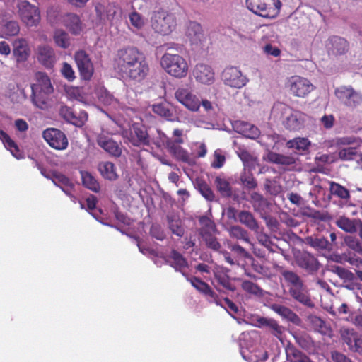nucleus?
<instances>
[{
  "label": "nucleus",
  "mask_w": 362,
  "mask_h": 362,
  "mask_svg": "<svg viewBox=\"0 0 362 362\" xmlns=\"http://www.w3.org/2000/svg\"><path fill=\"white\" fill-rule=\"evenodd\" d=\"M115 63V69L123 78L138 82L144 79L150 70L145 54L134 46L119 49Z\"/></svg>",
  "instance_id": "1"
},
{
  "label": "nucleus",
  "mask_w": 362,
  "mask_h": 362,
  "mask_svg": "<svg viewBox=\"0 0 362 362\" xmlns=\"http://www.w3.org/2000/svg\"><path fill=\"white\" fill-rule=\"evenodd\" d=\"M36 82L31 86L32 101L37 107L46 109L49 107L54 88L49 76L43 72L35 74Z\"/></svg>",
  "instance_id": "2"
},
{
  "label": "nucleus",
  "mask_w": 362,
  "mask_h": 362,
  "mask_svg": "<svg viewBox=\"0 0 362 362\" xmlns=\"http://www.w3.org/2000/svg\"><path fill=\"white\" fill-rule=\"evenodd\" d=\"M167 51L160 58V64L162 69L170 76L176 78H183L187 76L189 65L187 59L173 53L172 48L167 47Z\"/></svg>",
  "instance_id": "3"
},
{
  "label": "nucleus",
  "mask_w": 362,
  "mask_h": 362,
  "mask_svg": "<svg viewBox=\"0 0 362 362\" xmlns=\"http://www.w3.org/2000/svg\"><path fill=\"white\" fill-rule=\"evenodd\" d=\"M246 6L259 16L273 18L279 13L281 4L279 0H246Z\"/></svg>",
  "instance_id": "4"
},
{
  "label": "nucleus",
  "mask_w": 362,
  "mask_h": 362,
  "mask_svg": "<svg viewBox=\"0 0 362 362\" xmlns=\"http://www.w3.org/2000/svg\"><path fill=\"white\" fill-rule=\"evenodd\" d=\"M176 26L175 16L164 11H158L151 18V27L155 32L165 35L172 33Z\"/></svg>",
  "instance_id": "5"
},
{
  "label": "nucleus",
  "mask_w": 362,
  "mask_h": 362,
  "mask_svg": "<svg viewBox=\"0 0 362 362\" xmlns=\"http://www.w3.org/2000/svg\"><path fill=\"white\" fill-rule=\"evenodd\" d=\"M18 15L27 27H36L40 21L39 9L26 0L18 1Z\"/></svg>",
  "instance_id": "6"
},
{
  "label": "nucleus",
  "mask_w": 362,
  "mask_h": 362,
  "mask_svg": "<svg viewBox=\"0 0 362 362\" xmlns=\"http://www.w3.org/2000/svg\"><path fill=\"white\" fill-rule=\"evenodd\" d=\"M286 87L293 95L299 98H305L315 89L314 85L308 79L299 76L288 78Z\"/></svg>",
  "instance_id": "7"
},
{
  "label": "nucleus",
  "mask_w": 362,
  "mask_h": 362,
  "mask_svg": "<svg viewBox=\"0 0 362 362\" xmlns=\"http://www.w3.org/2000/svg\"><path fill=\"white\" fill-rule=\"evenodd\" d=\"M334 94L348 107L355 108L362 103V95L350 86H342L336 88Z\"/></svg>",
  "instance_id": "8"
},
{
  "label": "nucleus",
  "mask_w": 362,
  "mask_h": 362,
  "mask_svg": "<svg viewBox=\"0 0 362 362\" xmlns=\"http://www.w3.org/2000/svg\"><path fill=\"white\" fill-rule=\"evenodd\" d=\"M175 97L179 103L191 112H197L200 108L199 98L187 87H179L175 92Z\"/></svg>",
  "instance_id": "9"
},
{
  "label": "nucleus",
  "mask_w": 362,
  "mask_h": 362,
  "mask_svg": "<svg viewBox=\"0 0 362 362\" xmlns=\"http://www.w3.org/2000/svg\"><path fill=\"white\" fill-rule=\"evenodd\" d=\"M222 78L224 83L232 88H241L245 86L248 79L237 67L230 66L224 69Z\"/></svg>",
  "instance_id": "10"
},
{
  "label": "nucleus",
  "mask_w": 362,
  "mask_h": 362,
  "mask_svg": "<svg viewBox=\"0 0 362 362\" xmlns=\"http://www.w3.org/2000/svg\"><path fill=\"white\" fill-rule=\"evenodd\" d=\"M43 138L47 143L57 150H64L68 146V139L64 132L55 128H49L43 132Z\"/></svg>",
  "instance_id": "11"
},
{
  "label": "nucleus",
  "mask_w": 362,
  "mask_h": 362,
  "mask_svg": "<svg viewBox=\"0 0 362 362\" xmlns=\"http://www.w3.org/2000/svg\"><path fill=\"white\" fill-rule=\"evenodd\" d=\"M97 16L103 23H110L113 25L119 17V8L112 4L103 5L98 4L95 6Z\"/></svg>",
  "instance_id": "12"
},
{
  "label": "nucleus",
  "mask_w": 362,
  "mask_h": 362,
  "mask_svg": "<svg viewBox=\"0 0 362 362\" xmlns=\"http://www.w3.org/2000/svg\"><path fill=\"white\" fill-rule=\"evenodd\" d=\"M75 61L81 77L89 80L93 74L94 68L89 56L83 50L76 52Z\"/></svg>",
  "instance_id": "13"
},
{
  "label": "nucleus",
  "mask_w": 362,
  "mask_h": 362,
  "mask_svg": "<svg viewBox=\"0 0 362 362\" xmlns=\"http://www.w3.org/2000/svg\"><path fill=\"white\" fill-rule=\"evenodd\" d=\"M286 114L283 123L286 129L298 131L303 127L307 117L305 114L292 109H288Z\"/></svg>",
  "instance_id": "14"
},
{
  "label": "nucleus",
  "mask_w": 362,
  "mask_h": 362,
  "mask_svg": "<svg viewBox=\"0 0 362 362\" xmlns=\"http://www.w3.org/2000/svg\"><path fill=\"white\" fill-rule=\"evenodd\" d=\"M186 279L195 289L204 296L208 302L211 303H219L218 294L213 291L208 284L197 277L187 276Z\"/></svg>",
  "instance_id": "15"
},
{
  "label": "nucleus",
  "mask_w": 362,
  "mask_h": 362,
  "mask_svg": "<svg viewBox=\"0 0 362 362\" xmlns=\"http://www.w3.org/2000/svg\"><path fill=\"white\" fill-rule=\"evenodd\" d=\"M97 143L100 147L113 157H119L122 153L121 145L108 136L98 135Z\"/></svg>",
  "instance_id": "16"
},
{
  "label": "nucleus",
  "mask_w": 362,
  "mask_h": 362,
  "mask_svg": "<svg viewBox=\"0 0 362 362\" xmlns=\"http://www.w3.org/2000/svg\"><path fill=\"white\" fill-rule=\"evenodd\" d=\"M37 61L47 68L53 66L56 62V54L53 48L47 45H39L36 49Z\"/></svg>",
  "instance_id": "17"
},
{
  "label": "nucleus",
  "mask_w": 362,
  "mask_h": 362,
  "mask_svg": "<svg viewBox=\"0 0 362 362\" xmlns=\"http://www.w3.org/2000/svg\"><path fill=\"white\" fill-rule=\"evenodd\" d=\"M326 48L328 52L332 55H341L349 50V42L341 37H330L326 42Z\"/></svg>",
  "instance_id": "18"
},
{
  "label": "nucleus",
  "mask_w": 362,
  "mask_h": 362,
  "mask_svg": "<svg viewBox=\"0 0 362 362\" xmlns=\"http://www.w3.org/2000/svg\"><path fill=\"white\" fill-rule=\"evenodd\" d=\"M296 261L298 267L313 273L319 269L320 263L310 253L303 252L296 257Z\"/></svg>",
  "instance_id": "19"
},
{
  "label": "nucleus",
  "mask_w": 362,
  "mask_h": 362,
  "mask_svg": "<svg viewBox=\"0 0 362 362\" xmlns=\"http://www.w3.org/2000/svg\"><path fill=\"white\" fill-rule=\"evenodd\" d=\"M59 114L68 122L76 126H82L88 119V115L86 112L82 111L76 115L70 107L67 106H61Z\"/></svg>",
  "instance_id": "20"
},
{
  "label": "nucleus",
  "mask_w": 362,
  "mask_h": 362,
  "mask_svg": "<svg viewBox=\"0 0 362 362\" xmlns=\"http://www.w3.org/2000/svg\"><path fill=\"white\" fill-rule=\"evenodd\" d=\"M228 272L229 270L226 268L214 270V281L211 283L217 291H220L219 286L230 291L235 290V286L230 282V276L228 274Z\"/></svg>",
  "instance_id": "21"
},
{
  "label": "nucleus",
  "mask_w": 362,
  "mask_h": 362,
  "mask_svg": "<svg viewBox=\"0 0 362 362\" xmlns=\"http://www.w3.org/2000/svg\"><path fill=\"white\" fill-rule=\"evenodd\" d=\"M183 142L182 138H177L174 140L168 141L166 148L175 159L187 163L189 160V156L187 151L180 146V144Z\"/></svg>",
  "instance_id": "22"
},
{
  "label": "nucleus",
  "mask_w": 362,
  "mask_h": 362,
  "mask_svg": "<svg viewBox=\"0 0 362 362\" xmlns=\"http://www.w3.org/2000/svg\"><path fill=\"white\" fill-rule=\"evenodd\" d=\"M196 80L204 84H211L214 81V73L211 68L204 64H198L193 70Z\"/></svg>",
  "instance_id": "23"
},
{
  "label": "nucleus",
  "mask_w": 362,
  "mask_h": 362,
  "mask_svg": "<svg viewBox=\"0 0 362 362\" xmlns=\"http://www.w3.org/2000/svg\"><path fill=\"white\" fill-rule=\"evenodd\" d=\"M63 25L74 35H78L83 30V24L78 16L66 13L61 17Z\"/></svg>",
  "instance_id": "24"
},
{
  "label": "nucleus",
  "mask_w": 362,
  "mask_h": 362,
  "mask_svg": "<svg viewBox=\"0 0 362 362\" xmlns=\"http://www.w3.org/2000/svg\"><path fill=\"white\" fill-rule=\"evenodd\" d=\"M13 54L17 62H23L27 60L30 54L28 42L23 38H19L13 42Z\"/></svg>",
  "instance_id": "25"
},
{
  "label": "nucleus",
  "mask_w": 362,
  "mask_h": 362,
  "mask_svg": "<svg viewBox=\"0 0 362 362\" xmlns=\"http://www.w3.org/2000/svg\"><path fill=\"white\" fill-rule=\"evenodd\" d=\"M270 308L274 312L279 315L283 319H285L296 325H300V318L290 308L276 303L272 304L270 305Z\"/></svg>",
  "instance_id": "26"
},
{
  "label": "nucleus",
  "mask_w": 362,
  "mask_h": 362,
  "mask_svg": "<svg viewBox=\"0 0 362 362\" xmlns=\"http://www.w3.org/2000/svg\"><path fill=\"white\" fill-rule=\"evenodd\" d=\"M289 293L293 299L301 304L313 308L315 304L310 298L307 288L304 284L295 288H289Z\"/></svg>",
  "instance_id": "27"
},
{
  "label": "nucleus",
  "mask_w": 362,
  "mask_h": 362,
  "mask_svg": "<svg viewBox=\"0 0 362 362\" xmlns=\"http://www.w3.org/2000/svg\"><path fill=\"white\" fill-rule=\"evenodd\" d=\"M185 35L192 44H198L204 38L202 28L197 22L189 21L187 24Z\"/></svg>",
  "instance_id": "28"
},
{
  "label": "nucleus",
  "mask_w": 362,
  "mask_h": 362,
  "mask_svg": "<svg viewBox=\"0 0 362 362\" xmlns=\"http://www.w3.org/2000/svg\"><path fill=\"white\" fill-rule=\"evenodd\" d=\"M362 221L359 219H351L345 216H341L336 220V225L344 231L349 233L357 232Z\"/></svg>",
  "instance_id": "29"
},
{
  "label": "nucleus",
  "mask_w": 362,
  "mask_h": 362,
  "mask_svg": "<svg viewBox=\"0 0 362 362\" xmlns=\"http://www.w3.org/2000/svg\"><path fill=\"white\" fill-rule=\"evenodd\" d=\"M291 335L296 343L303 349L308 351L314 348V341L307 332L297 330L291 332Z\"/></svg>",
  "instance_id": "30"
},
{
  "label": "nucleus",
  "mask_w": 362,
  "mask_h": 362,
  "mask_svg": "<svg viewBox=\"0 0 362 362\" xmlns=\"http://www.w3.org/2000/svg\"><path fill=\"white\" fill-rule=\"evenodd\" d=\"M261 328H266L275 337L282 340V336L284 333V327L279 322L271 317H264Z\"/></svg>",
  "instance_id": "31"
},
{
  "label": "nucleus",
  "mask_w": 362,
  "mask_h": 362,
  "mask_svg": "<svg viewBox=\"0 0 362 362\" xmlns=\"http://www.w3.org/2000/svg\"><path fill=\"white\" fill-rule=\"evenodd\" d=\"M132 139L130 141L134 146L148 144V134L145 128L139 124H134L132 127Z\"/></svg>",
  "instance_id": "32"
},
{
  "label": "nucleus",
  "mask_w": 362,
  "mask_h": 362,
  "mask_svg": "<svg viewBox=\"0 0 362 362\" xmlns=\"http://www.w3.org/2000/svg\"><path fill=\"white\" fill-rule=\"evenodd\" d=\"M305 243L318 251H331L332 250V244L324 237H307Z\"/></svg>",
  "instance_id": "33"
},
{
  "label": "nucleus",
  "mask_w": 362,
  "mask_h": 362,
  "mask_svg": "<svg viewBox=\"0 0 362 362\" xmlns=\"http://www.w3.org/2000/svg\"><path fill=\"white\" fill-rule=\"evenodd\" d=\"M286 352L287 360L290 362H313L308 356L293 345H288Z\"/></svg>",
  "instance_id": "34"
},
{
  "label": "nucleus",
  "mask_w": 362,
  "mask_h": 362,
  "mask_svg": "<svg viewBox=\"0 0 362 362\" xmlns=\"http://www.w3.org/2000/svg\"><path fill=\"white\" fill-rule=\"evenodd\" d=\"M238 219L240 223L244 224L251 230L255 233L259 232V226L253 215L247 211H241L238 214Z\"/></svg>",
  "instance_id": "35"
},
{
  "label": "nucleus",
  "mask_w": 362,
  "mask_h": 362,
  "mask_svg": "<svg viewBox=\"0 0 362 362\" xmlns=\"http://www.w3.org/2000/svg\"><path fill=\"white\" fill-rule=\"evenodd\" d=\"M101 175L107 180H115L117 179L118 175L116 172L115 165L109 161L101 162L98 164V167Z\"/></svg>",
  "instance_id": "36"
},
{
  "label": "nucleus",
  "mask_w": 362,
  "mask_h": 362,
  "mask_svg": "<svg viewBox=\"0 0 362 362\" xmlns=\"http://www.w3.org/2000/svg\"><path fill=\"white\" fill-rule=\"evenodd\" d=\"M170 258L172 259L171 266L187 278L188 276L183 272L184 269L188 267V263L185 258L175 250L171 252Z\"/></svg>",
  "instance_id": "37"
},
{
  "label": "nucleus",
  "mask_w": 362,
  "mask_h": 362,
  "mask_svg": "<svg viewBox=\"0 0 362 362\" xmlns=\"http://www.w3.org/2000/svg\"><path fill=\"white\" fill-rule=\"evenodd\" d=\"M236 129L238 132L250 139H255L260 134L257 127L247 122H241L237 123Z\"/></svg>",
  "instance_id": "38"
},
{
  "label": "nucleus",
  "mask_w": 362,
  "mask_h": 362,
  "mask_svg": "<svg viewBox=\"0 0 362 362\" xmlns=\"http://www.w3.org/2000/svg\"><path fill=\"white\" fill-rule=\"evenodd\" d=\"M286 146L288 148H295L303 153L309 149L310 141L306 138L298 137L287 141Z\"/></svg>",
  "instance_id": "39"
},
{
  "label": "nucleus",
  "mask_w": 362,
  "mask_h": 362,
  "mask_svg": "<svg viewBox=\"0 0 362 362\" xmlns=\"http://www.w3.org/2000/svg\"><path fill=\"white\" fill-rule=\"evenodd\" d=\"M81 175L84 187L94 192H99L100 185L91 173L87 171H81Z\"/></svg>",
  "instance_id": "40"
},
{
  "label": "nucleus",
  "mask_w": 362,
  "mask_h": 362,
  "mask_svg": "<svg viewBox=\"0 0 362 362\" xmlns=\"http://www.w3.org/2000/svg\"><path fill=\"white\" fill-rule=\"evenodd\" d=\"M268 159L272 163L284 165H291L296 163V159L291 156H285L273 152L269 153Z\"/></svg>",
  "instance_id": "41"
},
{
  "label": "nucleus",
  "mask_w": 362,
  "mask_h": 362,
  "mask_svg": "<svg viewBox=\"0 0 362 362\" xmlns=\"http://www.w3.org/2000/svg\"><path fill=\"white\" fill-rule=\"evenodd\" d=\"M289 288H295L303 284L300 276L293 272L284 270L281 272Z\"/></svg>",
  "instance_id": "42"
},
{
  "label": "nucleus",
  "mask_w": 362,
  "mask_h": 362,
  "mask_svg": "<svg viewBox=\"0 0 362 362\" xmlns=\"http://www.w3.org/2000/svg\"><path fill=\"white\" fill-rule=\"evenodd\" d=\"M251 203L255 211L260 214L264 212L268 206L267 199L257 192H253L251 194Z\"/></svg>",
  "instance_id": "43"
},
{
  "label": "nucleus",
  "mask_w": 362,
  "mask_h": 362,
  "mask_svg": "<svg viewBox=\"0 0 362 362\" xmlns=\"http://www.w3.org/2000/svg\"><path fill=\"white\" fill-rule=\"evenodd\" d=\"M308 325L315 331L325 333L326 331V325L325 322L319 317L314 315H308L306 317Z\"/></svg>",
  "instance_id": "44"
},
{
  "label": "nucleus",
  "mask_w": 362,
  "mask_h": 362,
  "mask_svg": "<svg viewBox=\"0 0 362 362\" xmlns=\"http://www.w3.org/2000/svg\"><path fill=\"white\" fill-rule=\"evenodd\" d=\"M0 139L4 144L5 147L11 151L13 156L18 159L21 158V156L18 155L19 150L15 142L6 132L1 130L0 131Z\"/></svg>",
  "instance_id": "45"
},
{
  "label": "nucleus",
  "mask_w": 362,
  "mask_h": 362,
  "mask_svg": "<svg viewBox=\"0 0 362 362\" xmlns=\"http://www.w3.org/2000/svg\"><path fill=\"white\" fill-rule=\"evenodd\" d=\"M53 39L55 44L59 47L66 49L70 45L69 35L63 30H56Z\"/></svg>",
  "instance_id": "46"
},
{
  "label": "nucleus",
  "mask_w": 362,
  "mask_h": 362,
  "mask_svg": "<svg viewBox=\"0 0 362 362\" xmlns=\"http://www.w3.org/2000/svg\"><path fill=\"white\" fill-rule=\"evenodd\" d=\"M215 185L218 191L223 197H230L232 194V190L230 183L223 177H216L215 179Z\"/></svg>",
  "instance_id": "47"
},
{
  "label": "nucleus",
  "mask_w": 362,
  "mask_h": 362,
  "mask_svg": "<svg viewBox=\"0 0 362 362\" xmlns=\"http://www.w3.org/2000/svg\"><path fill=\"white\" fill-rule=\"evenodd\" d=\"M199 223L201 224V235H204L210 233H215L216 232L215 223L210 218L206 216H202L199 218Z\"/></svg>",
  "instance_id": "48"
},
{
  "label": "nucleus",
  "mask_w": 362,
  "mask_h": 362,
  "mask_svg": "<svg viewBox=\"0 0 362 362\" xmlns=\"http://www.w3.org/2000/svg\"><path fill=\"white\" fill-rule=\"evenodd\" d=\"M168 221L171 232L179 237H182L184 235L185 230L180 218L168 216Z\"/></svg>",
  "instance_id": "49"
},
{
  "label": "nucleus",
  "mask_w": 362,
  "mask_h": 362,
  "mask_svg": "<svg viewBox=\"0 0 362 362\" xmlns=\"http://www.w3.org/2000/svg\"><path fill=\"white\" fill-rule=\"evenodd\" d=\"M99 100L105 105L112 106L116 108L118 105V101L113 95L106 90H100L98 93Z\"/></svg>",
  "instance_id": "50"
},
{
  "label": "nucleus",
  "mask_w": 362,
  "mask_h": 362,
  "mask_svg": "<svg viewBox=\"0 0 362 362\" xmlns=\"http://www.w3.org/2000/svg\"><path fill=\"white\" fill-rule=\"evenodd\" d=\"M227 231L229 233V235L231 238L243 240L247 243H250L247 231L240 226H230L227 228Z\"/></svg>",
  "instance_id": "51"
},
{
  "label": "nucleus",
  "mask_w": 362,
  "mask_h": 362,
  "mask_svg": "<svg viewBox=\"0 0 362 362\" xmlns=\"http://www.w3.org/2000/svg\"><path fill=\"white\" fill-rule=\"evenodd\" d=\"M52 180L56 185H59L66 194H69L68 192L64 188V187H69L71 185V182L68 177L60 173L52 172Z\"/></svg>",
  "instance_id": "52"
},
{
  "label": "nucleus",
  "mask_w": 362,
  "mask_h": 362,
  "mask_svg": "<svg viewBox=\"0 0 362 362\" xmlns=\"http://www.w3.org/2000/svg\"><path fill=\"white\" fill-rule=\"evenodd\" d=\"M241 287L245 292L257 296H262L263 295V290L259 287L256 284L248 281L242 280Z\"/></svg>",
  "instance_id": "53"
},
{
  "label": "nucleus",
  "mask_w": 362,
  "mask_h": 362,
  "mask_svg": "<svg viewBox=\"0 0 362 362\" xmlns=\"http://www.w3.org/2000/svg\"><path fill=\"white\" fill-rule=\"evenodd\" d=\"M330 192L333 195L341 199H347L350 197L349 192L346 188L335 182L330 183Z\"/></svg>",
  "instance_id": "54"
},
{
  "label": "nucleus",
  "mask_w": 362,
  "mask_h": 362,
  "mask_svg": "<svg viewBox=\"0 0 362 362\" xmlns=\"http://www.w3.org/2000/svg\"><path fill=\"white\" fill-rule=\"evenodd\" d=\"M154 113L163 117L168 119H171L173 113L168 107V105L165 103H158L152 107Z\"/></svg>",
  "instance_id": "55"
},
{
  "label": "nucleus",
  "mask_w": 362,
  "mask_h": 362,
  "mask_svg": "<svg viewBox=\"0 0 362 362\" xmlns=\"http://www.w3.org/2000/svg\"><path fill=\"white\" fill-rule=\"evenodd\" d=\"M129 18L132 26L137 30L142 29L146 24L145 19L136 11L131 13Z\"/></svg>",
  "instance_id": "56"
},
{
  "label": "nucleus",
  "mask_w": 362,
  "mask_h": 362,
  "mask_svg": "<svg viewBox=\"0 0 362 362\" xmlns=\"http://www.w3.org/2000/svg\"><path fill=\"white\" fill-rule=\"evenodd\" d=\"M341 335L344 342L349 346V348L353 351L355 346V341L358 339L356 334L353 330L344 329L342 331Z\"/></svg>",
  "instance_id": "57"
},
{
  "label": "nucleus",
  "mask_w": 362,
  "mask_h": 362,
  "mask_svg": "<svg viewBox=\"0 0 362 362\" xmlns=\"http://www.w3.org/2000/svg\"><path fill=\"white\" fill-rule=\"evenodd\" d=\"M197 188L201 194L208 201H212L214 199V194L210 187L204 181L197 182Z\"/></svg>",
  "instance_id": "58"
},
{
  "label": "nucleus",
  "mask_w": 362,
  "mask_h": 362,
  "mask_svg": "<svg viewBox=\"0 0 362 362\" xmlns=\"http://www.w3.org/2000/svg\"><path fill=\"white\" fill-rule=\"evenodd\" d=\"M20 30V28L17 21H10L6 22L4 25V33L6 36L16 35Z\"/></svg>",
  "instance_id": "59"
},
{
  "label": "nucleus",
  "mask_w": 362,
  "mask_h": 362,
  "mask_svg": "<svg viewBox=\"0 0 362 362\" xmlns=\"http://www.w3.org/2000/svg\"><path fill=\"white\" fill-rule=\"evenodd\" d=\"M345 243L349 248L362 255V243L356 238L352 236H347L345 238Z\"/></svg>",
  "instance_id": "60"
},
{
  "label": "nucleus",
  "mask_w": 362,
  "mask_h": 362,
  "mask_svg": "<svg viewBox=\"0 0 362 362\" xmlns=\"http://www.w3.org/2000/svg\"><path fill=\"white\" fill-rule=\"evenodd\" d=\"M339 158L343 160H351L356 158L357 152L354 148H344L339 150Z\"/></svg>",
  "instance_id": "61"
},
{
  "label": "nucleus",
  "mask_w": 362,
  "mask_h": 362,
  "mask_svg": "<svg viewBox=\"0 0 362 362\" xmlns=\"http://www.w3.org/2000/svg\"><path fill=\"white\" fill-rule=\"evenodd\" d=\"M218 301H219V303H214L216 304L217 305H220L221 307L225 308L228 312H229L228 310H230V311H232L234 313H238L239 310H238V306L233 302H232L229 298H221L218 296Z\"/></svg>",
  "instance_id": "62"
},
{
  "label": "nucleus",
  "mask_w": 362,
  "mask_h": 362,
  "mask_svg": "<svg viewBox=\"0 0 362 362\" xmlns=\"http://www.w3.org/2000/svg\"><path fill=\"white\" fill-rule=\"evenodd\" d=\"M225 161V156L222 153L221 150L217 149L214 151V160L211 162V165L214 168L218 169L223 167Z\"/></svg>",
  "instance_id": "63"
},
{
  "label": "nucleus",
  "mask_w": 362,
  "mask_h": 362,
  "mask_svg": "<svg viewBox=\"0 0 362 362\" xmlns=\"http://www.w3.org/2000/svg\"><path fill=\"white\" fill-rule=\"evenodd\" d=\"M214 233H210L204 235H202L204 240L208 247L218 251L221 248V244L217 241V239L214 236Z\"/></svg>",
  "instance_id": "64"
}]
</instances>
